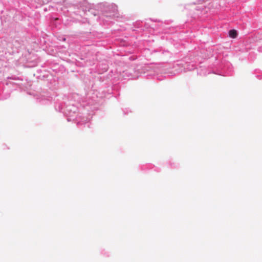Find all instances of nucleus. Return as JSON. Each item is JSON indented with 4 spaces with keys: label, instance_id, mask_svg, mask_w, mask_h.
<instances>
[{
    "label": "nucleus",
    "instance_id": "nucleus-1",
    "mask_svg": "<svg viewBox=\"0 0 262 262\" xmlns=\"http://www.w3.org/2000/svg\"><path fill=\"white\" fill-rule=\"evenodd\" d=\"M229 34L230 37L232 38H235L237 36V31L235 30H231L229 31Z\"/></svg>",
    "mask_w": 262,
    "mask_h": 262
}]
</instances>
